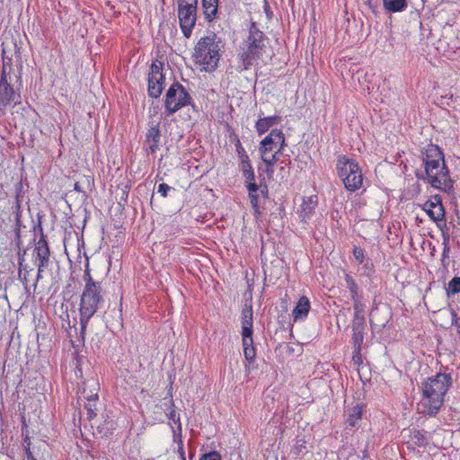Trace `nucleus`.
I'll use <instances>...</instances> for the list:
<instances>
[{
	"mask_svg": "<svg viewBox=\"0 0 460 460\" xmlns=\"http://www.w3.org/2000/svg\"><path fill=\"white\" fill-rule=\"evenodd\" d=\"M242 341L245 359L249 363L253 362L256 357V351L253 346V338H242Z\"/></svg>",
	"mask_w": 460,
	"mask_h": 460,
	"instance_id": "obj_22",
	"label": "nucleus"
},
{
	"mask_svg": "<svg viewBox=\"0 0 460 460\" xmlns=\"http://www.w3.org/2000/svg\"><path fill=\"white\" fill-rule=\"evenodd\" d=\"M353 355H352V360L355 365L359 366L362 363V358H361V348L356 349L353 348Z\"/></svg>",
	"mask_w": 460,
	"mask_h": 460,
	"instance_id": "obj_39",
	"label": "nucleus"
},
{
	"mask_svg": "<svg viewBox=\"0 0 460 460\" xmlns=\"http://www.w3.org/2000/svg\"><path fill=\"white\" fill-rule=\"evenodd\" d=\"M239 167L245 181L255 180V174L252 164L250 162V158L240 161Z\"/></svg>",
	"mask_w": 460,
	"mask_h": 460,
	"instance_id": "obj_26",
	"label": "nucleus"
},
{
	"mask_svg": "<svg viewBox=\"0 0 460 460\" xmlns=\"http://www.w3.org/2000/svg\"><path fill=\"white\" fill-rule=\"evenodd\" d=\"M345 282L346 287L350 292V296L352 299H358V286L356 283L355 279L349 274H345Z\"/></svg>",
	"mask_w": 460,
	"mask_h": 460,
	"instance_id": "obj_27",
	"label": "nucleus"
},
{
	"mask_svg": "<svg viewBox=\"0 0 460 460\" xmlns=\"http://www.w3.org/2000/svg\"><path fill=\"white\" fill-rule=\"evenodd\" d=\"M171 187L168 184L161 183L158 185L157 192L160 193L163 197H166Z\"/></svg>",
	"mask_w": 460,
	"mask_h": 460,
	"instance_id": "obj_41",
	"label": "nucleus"
},
{
	"mask_svg": "<svg viewBox=\"0 0 460 460\" xmlns=\"http://www.w3.org/2000/svg\"><path fill=\"white\" fill-rule=\"evenodd\" d=\"M241 324H242V338H252V305H245L241 314Z\"/></svg>",
	"mask_w": 460,
	"mask_h": 460,
	"instance_id": "obj_15",
	"label": "nucleus"
},
{
	"mask_svg": "<svg viewBox=\"0 0 460 460\" xmlns=\"http://www.w3.org/2000/svg\"><path fill=\"white\" fill-rule=\"evenodd\" d=\"M263 163L266 164L265 172L269 178H272L274 174V165L278 161V158H261Z\"/></svg>",
	"mask_w": 460,
	"mask_h": 460,
	"instance_id": "obj_29",
	"label": "nucleus"
},
{
	"mask_svg": "<svg viewBox=\"0 0 460 460\" xmlns=\"http://www.w3.org/2000/svg\"><path fill=\"white\" fill-rule=\"evenodd\" d=\"M84 280L85 285L81 295L79 305L81 326L80 334L82 339H84L89 320L94 315L104 302L102 282L93 279L88 268L84 271Z\"/></svg>",
	"mask_w": 460,
	"mask_h": 460,
	"instance_id": "obj_3",
	"label": "nucleus"
},
{
	"mask_svg": "<svg viewBox=\"0 0 460 460\" xmlns=\"http://www.w3.org/2000/svg\"><path fill=\"white\" fill-rule=\"evenodd\" d=\"M265 47L264 35L252 23L249 29V34L241 47L239 61L236 69L239 72L249 69L253 62L260 58Z\"/></svg>",
	"mask_w": 460,
	"mask_h": 460,
	"instance_id": "obj_5",
	"label": "nucleus"
},
{
	"mask_svg": "<svg viewBox=\"0 0 460 460\" xmlns=\"http://www.w3.org/2000/svg\"><path fill=\"white\" fill-rule=\"evenodd\" d=\"M32 256L34 261L50 257L49 246L41 228L40 236L35 243Z\"/></svg>",
	"mask_w": 460,
	"mask_h": 460,
	"instance_id": "obj_17",
	"label": "nucleus"
},
{
	"mask_svg": "<svg viewBox=\"0 0 460 460\" xmlns=\"http://www.w3.org/2000/svg\"><path fill=\"white\" fill-rule=\"evenodd\" d=\"M43 272H44V270H40H40H38L36 282H39L43 278ZM36 286H37V283L34 284V288H36Z\"/></svg>",
	"mask_w": 460,
	"mask_h": 460,
	"instance_id": "obj_45",
	"label": "nucleus"
},
{
	"mask_svg": "<svg viewBox=\"0 0 460 460\" xmlns=\"http://www.w3.org/2000/svg\"><path fill=\"white\" fill-rule=\"evenodd\" d=\"M199 460H221V455L217 451L203 454Z\"/></svg>",
	"mask_w": 460,
	"mask_h": 460,
	"instance_id": "obj_38",
	"label": "nucleus"
},
{
	"mask_svg": "<svg viewBox=\"0 0 460 460\" xmlns=\"http://www.w3.org/2000/svg\"><path fill=\"white\" fill-rule=\"evenodd\" d=\"M261 192L263 195H266V194L268 193L267 188L265 187L264 189L261 190Z\"/></svg>",
	"mask_w": 460,
	"mask_h": 460,
	"instance_id": "obj_46",
	"label": "nucleus"
},
{
	"mask_svg": "<svg viewBox=\"0 0 460 460\" xmlns=\"http://www.w3.org/2000/svg\"><path fill=\"white\" fill-rule=\"evenodd\" d=\"M318 203L317 196L312 195L303 199V202L298 210L299 217L304 223H307L314 213Z\"/></svg>",
	"mask_w": 460,
	"mask_h": 460,
	"instance_id": "obj_14",
	"label": "nucleus"
},
{
	"mask_svg": "<svg viewBox=\"0 0 460 460\" xmlns=\"http://www.w3.org/2000/svg\"><path fill=\"white\" fill-rule=\"evenodd\" d=\"M164 76L163 75V63L154 62L148 75V94L152 98H158L164 89Z\"/></svg>",
	"mask_w": 460,
	"mask_h": 460,
	"instance_id": "obj_12",
	"label": "nucleus"
},
{
	"mask_svg": "<svg viewBox=\"0 0 460 460\" xmlns=\"http://www.w3.org/2000/svg\"><path fill=\"white\" fill-rule=\"evenodd\" d=\"M164 411L166 412L167 418L174 424L177 425V429L172 428L173 432V441L177 443V451L179 454L180 460H186L185 452L183 449V442L181 439V424L180 421V414L175 411L173 409L174 404L172 399L168 400L164 403Z\"/></svg>",
	"mask_w": 460,
	"mask_h": 460,
	"instance_id": "obj_11",
	"label": "nucleus"
},
{
	"mask_svg": "<svg viewBox=\"0 0 460 460\" xmlns=\"http://www.w3.org/2000/svg\"><path fill=\"white\" fill-rule=\"evenodd\" d=\"M86 387H84L82 394L87 402H96L98 399L99 385L95 380H89L85 384Z\"/></svg>",
	"mask_w": 460,
	"mask_h": 460,
	"instance_id": "obj_21",
	"label": "nucleus"
},
{
	"mask_svg": "<svg viewBox=\"0 0 460 460\" xmlns=\"http://www.w3.org/2000/svg\"><path fill=\"white\" fill-rule=\"evenodd\" d=\"M279 120V117L278 116L259 118L255 123V128L258 135L261 136L266 133L271 127L277 125Z\"/></svg>",
	"mask_w": 460,
	"mask_h": 460,
	"instance_id": "obj_19",
	"label": "nucleus"
},
{
	"mask_svg": "<svg viewBox=\"0 0 460 460\" xmlns=\"http://www.w3.org/2000/svg\"><path fill=\"white\" fill-rule=\"evenodd\" d=\"M384 7L392 13L402 12L407 7L406 0H384Z\"/></svg>",
	"mask_w": 460,
	"mask_h": 460,
	"instance_id": "obj_25",
	"label": "nucleus"
},
{
	"mask_svg": "<svg viewBox=\"0 0 460 460\" xmlns=\"http://www.w3.org/2000/svg\"><path fill=\"white\" fill-rule=\"evenodd\" d=\"M235 148H236V152H237L240 161L249 158V155H247L245 149L242 146V143L240 142V140H237V142L235 144Z\"/></svg>",
	"mask_w": 460,
	"mask_h": 460,
	"instance_id": "obj_35",
	"label": "nucleus"
},
{
	"mask_svg": "<svg viewBox=\"0 0 460 460\" xmlns=\"http://www.w3.org/2000/svg\"><path fill=\"white\" fill-rule=\"evenodd\" d=\"M84 407L89 419H93L96 416V402H87Z\"/></svg>",
	"mask_w": 460,
	"mask_h": 460,
	"instance_id": "obj_36",
	"label": "nucleus"
},
{
	"mask_svg": "<svg viewBox=\"0 0 460 460\" xmlns=\"http://www.w3.org/2000/svg\"><path fill=\"white\" fill-rule=\"evenodd\" d=\"M452 324L456 327L457 333L460 336V317L455 312H452Z\"/></svg>",
	"mask_w": 460,
	"mask_h": 460,
	"instance_id": "obj_43",
	"label": "nucleus"
},
{
	"mask_svg": "<svg viewBox=\"0 0 460 460\" xmlns=\"http://www.w3.org/2000/svg\"><path fill=\"white\" fill-rule=\"evenodd\" d=\"M336 170L339 178L348 191L354 192L363 185V173L358 163L347 155L337 159Z\"/></svg>",
	"mask_w": 460,
	"mask_h": 460,
	"instance_id": "obj_6",
	"label": "nucleus"
},
{
	"mask_svg": "<svg viewBox=\"0 0 460 460\" xmlns=\"http://www.w3.org/2000/svg\"><path fill=\"white\" fill-rule=\"evenodd\" d=\"M161 133L159 125H151L146 132V142L147 154H155L159 149Z\"/></svg>",
	"mask_w": 460,
	"mask_h": 460,
	"instance_id": "obj_16",
	"label": "nucleus"
},
{
	"mask_svg": "<svg viewBox=\"0 0 460 460\" xmlns=\"http://www.w3.org/2000/svg\"><path fill=\"white\" fill-rule=\"evenodd\" d=\"M310 310V301L306 296H301L292 311V316L295 322L304 321Z\"/></svg>",
	"mask_w": 460,
	"mask_h": 460,
	"instance_id": "obj_18",
	"label": "nucleus"
},
{
	"mask_svg": "<svg viewBox=\"0 0 460 460\" xmlns=\"http://www.w3.org/2000/svg\"><path fill=\"white\" fill-rule=\"evenodd\" d=\"M191 98L187 90L178 82L171 84L165 93L164 108L167 115H172L190 103Z\"/></svg>",
	"mask_w": 460,
	"mask_h": 460,
	"instance_id": "obj_7",
	"label": "nucleus"
},
{
	"mask_svg": "<svg viewBox=\"0 0 460 460\" xmlns=\"http://www.w3.org/2000/svg\"><path fill=\"white\" fill-rule=\"evenodd\" d=\"M447 295H456L460 293V277H454L447 285Z\"/></svg>",
	"mask_w": 460,
	"mask_h": 460,
	"instance_id": "obj_28",
	"label": "nucleus"
},
{
	"mask_svg": "<svg viewBox=\"0 0 460 460\" xmlns=\"http://www.w3.org/2000/svg\"><path fill=\"white\" fill-rule=\"evenodd\" d=\"M352 300L354 302L353 308H354V311H355V317L358 318V313L360 311V309H359V306H360V297L358 296V299H352Z\"/></svg>",
	"mask_w": 460,
	"mask_h": 460,
	"instance_id": "obj_44",
	"label": "nucleus"
},
{
	"mask_svg": "<svg viewBox=\"0 0 460 460\" xmlns=\"http://www.w3.org/2000/svg\"><path fill=\"white\" fill-rule=\"evenodd\" d=\"M422 162L424 165L426 180L431 187L445 192L453 190V181L449 176V171L445 163L442 150L437 145H428L422 151Z\"/></svg>",
	"mask_w": 460,
	"mask_h": 460,
	"instance_id": "obj_2",
	"label": "nucleus"
},
{
	"mask_svg": "<svg viewBox=\"0 0 460 460\" xmlns=\"http://www.w3.org/2000/svg\"><path fill=\"white\" fill-rule=\"evenodd\" d=\"M443 252H442V263L445 264L446 259L449 256L450 252V246H449V236L448 235H443Z\"/></svg>",
	"mask_w": 460,
	"mask_h": 460,
	"instance_id": "obj_32",
	"label": "nucleus"
},
{
	"mask_svg": "<svg viewBox=\"0 0 460 460\" xmlns=\"http://www.w3.org/2000/svg\"><path fill=\"white\" fill-rule=\"evenodd\" d=\"M22 97L20 93L14 91L13 87L7 80V75L3 70L0 78V117L7 113L9 108L21 103Z\"/></svg>",
	"mask_w": 460,
	"mask_h": 460,
	"instance_id": "obj_10",
	"label": "nucleus"
},
{
	"mask_svg": "<svg viewBox=\"0 0 460 460\" xmlns=\"http://www.w3.org/2000/svg\"><path fill=\"white\" fill-rule=\"evenodd\" d=\"M451 385L452 376L447 373H438L423 381L418 411L429 417L436 416L444 403L445 396Z\"/></svg>",
	"mask_w": 460,
	"mask_h": 460,
	"instance_id": "obj_1",
	"label": "nucleus"
},
{
	"mask_svg": "<svg viewBox=\"0 0 460 460\" xmlns=\"http://www.w3.org/2000/svg\"><path fill=\"white\" fill-rule=\"evenodd\" d=\"M34 264L37 266L38 270H45L51 264L50 257L34 261Z\"/></svg>",
	"mask_w": 460,
	"mask_h": 460,
	"instance_id": "obj_37",
	"label": "nucleus"
},
{
	"mask_svg": "<svg viewBox=\"0 0 460 460\" xmlns=\"http://www.w3.org/2000/svg\"><path fill=\"white\" fill-rule=\"evenodd\" d=\"M305 444H306V442L304 438H297L296 445L294 447L295 454L300 455V454H304L305 452H306Z\"/></svg>",
	"mask_w": 460,
	"mask_h": 460,
	"instance_id": "obj_34",
	"label": "nucleus"
},
{
	"mask_svg": "<svg viewBox=\"0 0 460 460\" xmlns=\"http://www.w3.org/2000/svg\"><path fill=\"white\" fill-rule=\"evenodd\" d=\"M362 418V406L357 404L348 411L347 424L355 427Z\"/></svg>",
	"mask_w": 460,
	"mask_h": 460,
	"instance_id": "obj_23",
	"label": "nucleus"
},
{
	"mask_svg": "<svg viewBox=\"0 0 460 460\" xmlns=\"http://www.w3.org/2000/svg\"><path fill=\"white\" fill-rule=\"evenodd\" d=\"M248 194L256 193L259 190V186L254 181H245Z\"/></svg>",
	"mask_w": 460,
	"mask_h": 460,
	"instance_id": "obj_40",
	"label": "nucleus"
},
{
	"mask_svg": "<svg viewBox=\"0 0 460 460\" xmlns=\"http://www.w3.org/2000/svg\"><path fill=\"white\" fill-rule=\"evenodd\" d=\"M412 438L414 439L415 444L419 447L424 446L427 443L425 434L420 430H414Z\"/></svg>",
	"mask_w": 460,
	"mask_h": 460,
	"instance_id": "obj_33",
	"label": "nucleus"
},
{
	"mask_svg": "<svg viewBox=\"0 0 460 460\" xmlns=\"http://www.w3.org/2000/svg\"><path fill=\"white\" fill-rule=\"evenodd\" d=\"M364 326L363 323H355L352 327L353 335H352V343L353 348L358 349L361 348V345L364 341L363 334Z\"/></svg>",
	"mask_w": 460,
	"mask_h": 460,
	"instance_id": "obj_24",
	"label": "nucleus"
},
{
	"mask_svg": "<svg viewBox=\"0 0 460 460\" xmlns=\"http://www.w3.org/2000/svg\"><path fill=\"white\" fill-rule=\"evenodd\" d=\"M423 210L428 214L431 220L437 222L444 217V208L439 197L435 196L434 200H428L423 205Z\"/></svg>",
	"mask_w": 460,
	"mask_h": 460,
	"instance_id": "obj_13",
	"label": "nucleus"
},
{
	"mask_svg": "<svg viewBox=\"0 0 460 460\" xmlns=\"http://www.w3.org/2000/svg\"><path fill=\"white\" fill-rule=\"evenodd\" d=\"M285 136L280 129H272L260 143L259 152L261 158H278L283 152Z\"/></svg>",
	"mask_w": 460,
	"mask_h": 460,
	"instance_id": "obj_9",
	"label": "nucleus"
},
{
	"mask_svg": "<svg viewBox=\"0 0 460 460\" xmlns=\"http://www.w3.org/2000/svg\"><path fill=\"white\" fill-rule=\"evenodd\" d=\"M177 4L181 30L186 38H190L197 21L198 0H177Z\"/></svg>",
	"mask_w": 460,
	"mask_h": 460,
	"instance_id": "obj_8",
	"label": "nucleus"
},
{
	"mask_svg": "<svg viewBox=\"0 0 460 460\" xmlns=\"http://www.w3.org/2000/svg\"><path fill=\"white\" fill-rule=\"evenodd\" d=\"M201 4L206 21L211 22L218 11V0H201Z\"/></svg>",
	"mask_w": 460,
	"mask_h": 460,
	"instance_id": "obj_20",
	"label": "nucleus"
},
{
	"mask_svg": "<svg viewBox=\"0 0 460 460\" xmlns=\"http://www.w3.org/2000/svg\"><path fill=\"white\" fill-rule=\"evenodd\" d=\"M353 256L358 264H363V262L367 259L366 258L365 251L358 246H354Z\"/></svg>",
	"mask_w": 460,
	"mask_h": 460,
	"instance_id": "obj_31",
	"label": "nucleus"
},
{
	"mask_svg": "<svg viewBox=\"0 0 460 460\" xmlns=\"http://www.w3.org/2000/svg\"><path fill=\"white\" fill-rule=\"evenodd\" d=\"M249 199H250L251 205H252V208L255 211H257L258 210V194H257V192L249 194Z\"/></svg>",
	"mask_w": 460,
	"mask_h": 460,
	"instance_id": "obj_42",
	"label": "nucleus"
},
{
	"mask_svg": "<svg viewBox=\"0 0 460 460\" xmlns=\"http://www.w3.org/2000/svg\"><path fill=\"white\" fill-rule=\"evenodd\" d=\"M359 269L362 275L370 276L374 272V265L370 259H367Z\"/></svg>",
	"mask_w": 460,
	"mask_h": 460,
	"instance_id": "obj_30",
	"label": "nucleus"
},
{
	"mask_svg": "<svg viewBox=\"0 0 460 460\" xmlns=\"http://www.w3.org/2000/svg\"><path fill=\"white\" fill-rule=\"evenodd\" d=\"M221 40L212 33L199 40L194 49L195 62L207 72L214 71L220 59Z\"/></svg>",
	"mask_w": 460,
	"mask_h": 460,
	"instance_id": "obj_4",
	"label": "nucleus"
}]
</instances>
